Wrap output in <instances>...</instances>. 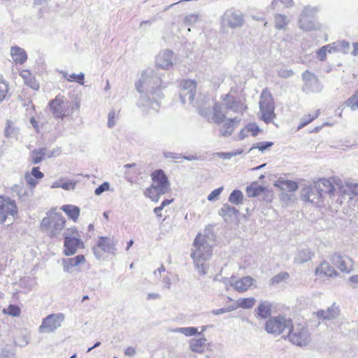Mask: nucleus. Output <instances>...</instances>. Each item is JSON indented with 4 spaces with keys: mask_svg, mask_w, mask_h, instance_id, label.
I'll return each mask as SVG.
<instances>
[{
    "mask_svg": "<svg viewBox=\"0 0 358 358\" xmlns=\"http://www.w3.org/2000/svg\"><path fill=\"white\" fill-rule=\"evenodd\" d=\"M8 91V85L3 80H0V102L2 101L6 96Z\"/></svg>",
    "mask_w": 358,
    "mask_h": 358,
    "instance_id": "51",
    "label": "nucleus"
},
{
    "mask_svg": "<svg viewBox=\"0 0 358 358\" xmlns=\"http://www.w3.org/2000/svg\"><path fill=\"white\" fill-rule=\"evenodd\" d=\"M61 209L68 215V217L76 222L80 215V208L73 205H64Z\"/></svg>",
    "mask_w": 358,
    "mask_h": 358,
    "instance_id": "35",
    "label": "nucleus"
},
{
    "mask_svg": "<svg viewBox=\"0 0 358 358\" xmlns=\"http://www.w3.org/2000/svg\"><path fill=\"white\" fill-rule=\"evenodd\" d=\"M243 194L240 190H234L229 196V201L236 205L243 203Z\"/></svg>",
    "mask_w": 358,
    "mask_h": 358,
    "instance_id": "42",
    "label": "nucleus"
},
{
    "mask_svg": "<svg viewBox=\"0 0 358 358\" xmlns=\"http://www.w3.org/2000/svg\"><path fill=\"white\" fill-rule=\"evenodd\" d=\"M342 182L343 181L338 177L320 178L315 182L314 187L321 195V197L323 194L333 196L336 192L341 194Z\"/></svg>",
    "mask_w": 358,
    "mask_h": 358,
    "instance_id": "8",
    "label": "nucleus"
},
{
    "mask_svg": "<svg viewBox=\"0 0 358 358\" xmlns=\"http://www.w3.org/2000/svg\"><path fill=\"white\" fill-rule=\"evenodd\" d=\"M24 180L27 182V185L31 188L33 189L36 187L38 182L34 177H32L31 175H29V172H26L24 174Z\"/></svg>",
    "mask_w": 358,
    "mask_h": 358,
    "instance_id": "53",
    "label": "nucleus"
},
{
    "mask_svg": "<svg viewBox=\"0 0 358 358\" xmlns=\"http://www.w3.org/2000/svg\"><path fill=\"white\" fill-rule=\"evenodd\" d=\"M136 354V350L133 347H128L124 350V355L127 357H134Z\"/></svg>",
    "mask_w": 358,
    "mask_h": 358,
    "instance_id": "63",
    "label": "nucleus"
},
{
    "mask_svg": "<svg viewBox=\"0 0 358 358\" xmlns=\"http://www.w3.org/2000/svg\"><path fill=\"white\" fill-rule=\"evenodd\" d=\"M164 155L166 158L167 159L171 158L173 159H181L182 158V156L181 155L171 152H166Z\"/></svg>",
    "mask_w": 358,
    "mask_h": 358,
    "instance_id": "64",
    "label": "nucleus"
},
{
    "mask_svg": "<svg viewBox=\"0 0 358 358\" xmlns=\"http://www.w3.org/2000/svg\"><path fill=\"white\" fill-rule=\"evenodd\" d=\"M222 190H223V187H221L214 189L208 196V200L212 201H214L215 199H217V197L222 193Z\"/></svg>",
    "mask_w": 358,
    "mask_h": 358,
    "instance_id": "60",
    "label": "nucleus"
},
{
    "mask_svg": "<svg viewBox=\"0 0 358 358\" xmlns=\"http://www.w3.org/2000/svg\"><path fill=\"white\" fill-rule=\"evenodd\" d=\"M85 262V256L78 255L74 257L63 259L62 265L65 272L71 273L72 268Z\"/></svg>",
    "mask_w": 358,
    "mask_h": 358,
    "instance_id": "26",
    "label": "nucleus"
},
{
    "mask_svg": "<svg viewBox=\"0 0 358 358\" xmlns=\"http://www.w3.org/2000/svg\"><path fill=\"white\" fill-rule=\"evenodd\" d=\"M341 195H354L358 196V183H352L348 181L342 182Z\"/></svg>",
    "mask_w": 358,
    "mask_h": 358,
    "instance_id": "33",
    "label": "nucleus"
},
{
    "mask_svg": "<svg viewBox=\"0 0 358 358\" xmlns=\"http://www.w3.org/2000/svg\"><path fill=\"white\" fill-rule=\"evenodd\" d=\"M163 82L159 72L153 69L144 70L136 83V88L141 94L136 106L144 115L158 112L160 102L164 97Z\"/></svg>",
    "mask_w": 358,
    "mask_h": 358,
    "instance_id": "1",
    "label": "nucleus"
},
{
    "mask_svg": "<svg viewBox=\"0 0 358 358\" xmlns=\"http://www.w3.org/2000/svg\"><path fill=\"white\" fill-rule=\"evenodd\" d=\"M318 10L317 7H304L298 21L299 27L303 31L320 29L321 25L315 17Z\"/></svg>",
    "mask_w": 358,
    "mask_h": 358,
    "instance_id": "7",
    "label": "nucleus"
},
{
    "mask_svg": "<svg viewBox=\"0 0 358 358\" xmlns=\"http://www.w3.org/2000/svg\"><path fill=\"white\" fill-rule=\"evenodd\" d=\"M301 196L303 201L313 203L320 202L322 198L319 192H315L310 186H306L301 189Z\"/></svg>",
    "mask_w": 358,
    "mask_h": 358,
    "instance_id": "27",
    "label": "nucleus"
},
{
    "mask_svg": "<svg viewBox=\"0 0 358 358\" xmlns=\"http://www.w3.org/2000/svg\"><path fill=\"white\" fill-rule=\"evenodd\" d=\"M289 276V275L287 272H281L271 278L269 280V283L271 285H277L286 280Z\"/></svg>",
    "mask_w": 358,
    "mask_h": 358,
    "instance_id": "43",
    "label": "nucleus"
},
{
    "mask_svg": "<svg viewBox=\"0 0 358 358\" xmlns=\"http://www.w3.org/2000/svg\"><path fill=\"white\" fill-rule=\"evenodd\" d=\"M282 338L294 345L300 348L308 346L312 341L308 327L302 324H293V322L292 327L288 329L287 334H283Z\"/></svg>",
    "mask_w": 358,
    "mask_h": 358,
    "instance_id": "5",
    "label": "nucleus"
},
{
    "mask_svg": "<svg viewBox=\"0 0 358 358\" xmlns=\"http://www.w3.org/2000/svg\"><path fill=\"white\" fill-rule=\"evenodd\" d=\"M177 57L169 49L160 51L155 58V64L162 69L169 70L176 63Z\"/></svg>",
    "mask_w": 358,
    "mask_h": 358,
    "instance_id": "17",
    "label": "nucleus"
},
{
    "mask_svg": "<svg viewBox=\"0 0 358 358\" xmlns=\"http://www.w3.org/2000/svg\"><path fill=\"white\" fill-rule=\"evenodd\" d=\"M230 285L238 292H245L250 287H256V280L250 276H245L238 280L231 282Z\"/></svg>",
    "mask_w": 358,
    "mask_h": 358,
    "instance_id": "22",
    "label": "nucleus"
},
{
    "mask_svg": "<svg viewBox=\"0 0 358 358\" xmlns=\"http://www.w3.org/2000/svg\"><path fill=\"white\" fill-rule=\"evenodd\" d=\"M330 261L341 272L349 273L353 270L354 262L349 257L335 253L330 257Z\"/></svg>",
    "mask_w": 358,
    "mask_h": 358,
    "instance_id": "19",
    "label": "nucleus"
},
{
    "mask_svg": "<svg viewBox=\"0 0 358 358\" xmlns=\"http://www.w3.org/2000/svg\"><path fill=\"white\" fill-rule=\"evenodd\" d=\"M327 50L325 48V46L322 47L317 52V58L321 61L325 60L327 57Z\"/></svg>",
    "mask_w": 358,
    "mask_h": 358,
    "instance_id": "62",
    "label": "nucleus"
},
{
    "mask_svg": "<svg viewBox=\"0 0 358 358\" xmlns=\"http://www.w3.org/2000/svg\"><path fill=\"white\" fill-rule=\"evenodd\" d=\"M206 327H201V332L198 331V328L194 327H180L173 330V332L180 333L184 334L186 336H192L196 334H201L202 332L206 331Z\"/></svg>",
    "mask_w": 358,
    "mask_h": 358,
    "instance_id": "36",
    "label": "nucleus"
},
{
    "mask_svg": "<svg viewBox=\"0 0 358 358\" xmlns=\"http://www.w3.org/2000/svg\"><path fill=\"white\" fill-rule=\"evenodd\" d=\"M76 182L73 180L63 179L62 188L65 190H73L76 187Z\"/></svg>",
    "mask_w": 358,
    "mask_h": 358,
    "instance_id": "54",
    "label": "nucleus"
},
{
    "mask_svg": "<svg viewBox=\"0 0 358 358\" xmlns=\"http://www.w3.org/2000/svg\"><path fill=\"white\" fill-rule=\"evenodd\" d=\"M5 315H8L13 317H18L20 315V308L16 305H10L7 308H3L2 310Z\"/></svg>",
    "mask_w": 358,
    "mask_h": 358,
    "instance_id": "47",
    "label": "nucleus"
},
{
    "mask_svg": "<svg viewBox=\"0 0 358 358\" xmlns=\"http://www.w3.org/2000/svg\"><path fill=\"white\" fill-rule=\"evenodd\" d=\"M247 106L241 99H236L231 94L222 96V103H215L213 112L199 108V113L206 118L208 122L220 124L224 117L231 111L237 114H243Z\"/></svg>",
    "mask_w": 358,
    "mask_h": 358,
    "instance_id": "3",
    "label": "nucleus"
},
{
    "mask_svg": "<svg viewBox=\"0 0 358 358\" xmlns=\"http://www.w3.org/2000/svg\"><path fill=\"white\" fill-rule=\"evenodd\" d=\"M50 111L55 118L63 119L69 115V103L66 98L57 96L49 102Z\"/></svg>",
    "mask_w": 358,
    "mask_h": 358,
    "instance_id": "14",
    "label": "nucleus"
},
{
    "mask_svg": "<svg viewBox=\"0 0 358 358\" xmlns=\"http://www.w3.org/2000/svg\"><path fill=\"white\" fill-rule=\"evenodd\" d=\"M110 184L108 182H104L100 185L94 191V194L97 196L101 195L103 192L109 190Z\"/></svg>",
    "mask_w": 358,
    "mask_h": 358,
    "instance_id": "57",
    "label": "nucleus"
},
{
    "mask_svg": "<svg viewBox=\"0 0 358 358\" xmlns=\"http://www.w3.org/2000/svg\"><path fill=\"white\" fill-rule=\"evenodd\" d=\"M256 303L255 297L240 298L238 299V305L243 309H251Z\"/></svg>",
    "mask_w": 358,
    "mask_h": 358,
    "instance_id": "39",
    "label": "nucleus"
},
{
    "mask_svg": "<svg viewBox=\"0 0 358 358\" xmlns=\"http://www.w3.org/2000/svg\"><path fill=\"white\" fill-rule=\"evenodd\" d=\"M303 85L302 90L306 94L317 93L322 90V85L317 77L308 71H306L302 74Z\"/></svg>",
    "mask_w": 358,
    "mask_h": 358,
    "instance_id": "16",
    "label": "nucleus"
},
{
    "mask_svg": "<svg viewBox=\"0 0 358 358\" xmlns=\"http://www.w3.org/2000/svg\"><path fill=\"white\" fill-rule=\"evenodd\" d=\"M59 73L62 75V77L69 82H76L81 85H84L85 83V74L82 72L79 74H76L74 73L69 74L65 71H60Z\"/></svg>",
    "mask_w": 358,
    "mask_h": 358,
    "instance_id": "34",
    "label": "nucleus"
},
{
    "mask_svg": "<svg viewBox=\"0 0 358 358\" xmlns=\"http://www.w3.org/2000/svg\"><path fill=\"white\" fill-rule=\"evenodd\" d=\"M318 319L323 320H333L338 317L340 314L338 306L334 303L326 310H320L315 313Z\"/></svg>",
    "mask_w": 358,
    "mask_h": 358,
    "instance_id": "25",
    "label": "nucleus"
},
{
    "mask_svg": "<svg viewBox=\"0 0 358 358\" xmlns=\"http://www.w3.org/2000/svg\"><path fill=\"white\" fill-rule=\"evenodd\" d=\"M319 115V110L315 111L313 115H308L307 116H304L301 118V122L298 127V129H300L307 125L308 123L311 122L313 120L316 119Z\"/></svg>",
    "mask_w": 358,
    "mask_h": 358,
    "instance_id": "48",
    "label": "nucleus"
},
{
    "mask_svg": "<svg viewBox=\"0 0 358 358\" xmlns=\"http://www.w3.org/2000/svg\"><path fill=\"white\" fill-rule=\"evenodd\" d=\"M314 255V252L310 249L299 250L295 254L294 262L296 264L306 263L310 261Z\"/></svg>",
    "mask_w": 358,
    "mask_h": 358,
    "instance_id": "31",
    "label": "nucleus"
},
{
    "mask_svg": "<svg viewBox=\"0 0 358 358\" xmlns=\"http://www.w3.org/2000/svg\"><path fill=\"white\" fill-rule=\"evenodd\" d=\"M20 76L24 80V83L33 89L34 90H38L39 89V83L36 80L34 75L31 73V72L29 70H22L20 73Z\"/></svg>",
    "mask_w": 358,
    "mask_h": 358,
    "instance_id": "29",
    "label": "nucleus"
},
{
    "mask_svg": "<svg viewBox=\"0 0 358 358\" xmlns=\"http://www.w3.org/2000/svg\"><path fill=\"white\" fill-rule=\"evenodd\" d=\"M152 185L144 192L145 196L152 201L157 202L162 195L170 190V184L164 172L161 170L155 171L152 175Z\"/></svg>",
    "mask_w": 358,
    "mask_h": 358,
    "instance_id": "4",
    "label": "nucleus"
},
{
    "mask_svg": "<svg viewBox=\"0 0 358 358\" xmlns=\"http://www.w3.org/2000/svg\"><path fill=\"white\" fill-rule=\"evenodd\" d=\"M275 27L277 29H284L288 24V20L285 15L278 13L274 17Z\"/></svg>",
    "mask_w": 358,
    "mask_h": 358,
    "instance_id": "40",
    "label": "nucleus"
},
{
    "mask_svg": "<svg viewBox=\"0 0 358 358\" xmlns=\"http://www.w3.org/2000/svg\"><path fill=\"white\" fill-rule=\"evenodd\" d=\"M84 244L80 238H70L66 236L64 243V253L66 256H71L76 253L78 248H83Z\"/></svg>",
    "mask_w": 358,
    "mask_h": 358,
    "instance_id": "23",
    "label": "nucleus"
},
{
    "mask_svg": "<svg viewBox=\"0 0 358 358\" xmlns=\"http://www.w3.org/2000/svg\"><path fill=\"white\" fill-rule=\"evenodd\" d=\"M17 213L15 201L8 197L0 196V222L3 223L8 220L12 224Z\"/></svg>",
    "mask_w": 358,
    "mask_h": 358,
    "instance_id": "12",
    "label": "nucleus"
},
{
    "mask_svg": "<svg viewBox=\"0 0 358 358\" xmlns=\"http://www.w3.org/2000/svg\"><path fill=\"white\" fill-rule=\"evenodd\" d=\"M273 145V142H259L253 145L252 149L257 148L262 152H264L266 149L271 148Z\"/></svg>",
    "mask_w": 358,
    "mask_h": 358,
    "instance_id": "52",
    "label": "nucleus"
},
{
    "mask_svg": "<svg viewBox=\"0 0 358 358\" xmlns=\"http://www.w3.org/2000/svg\"><path fill=\"white\" fill-rule=\"evenodd\" d=\"M259 104L262 119L266 123L273 122L275 118L274 101L271 94L266 90L262 92Z\"/></svg>",
    "mask_w": 358,
    "mask_h": 358,
    "instance_id": "10",
    "label": "nucleus"
},
{
    "mask_svg": "<svg viewBox=\"0 0 358 358\" xmlns=\"http://www.w3.org/2000/svg\"><path fill=\"white\" fill-rule=\"evenodd\" d=\"M119 111L114 109L110 110L108 114V123L107 125L109 128L113 127L116 124L117 120L118 119Z\"/></svg>",
    "mask_w": 358,
    "mask_h": 358,
    "instance_id": "45",
    "label": "nucleus"
},
{
    "mask_svg": "<svg viewBox=\"0 0 358 358\" xmlns=\"http://www.w3.org/2000/svg\"><path fill=\"white\" fill-rule=\"evenodd\" d=\"M336 43H337L338 51H341L344 53H346L350 50L349 42H348L346 41H338Z\"/></svg>",
    "mask_w": 358,
    "mask_h": 358,
    "instance_id": "56",
    "label": "nucleus"
},
{
    "mask_svg": "<svg viewBox=\"0 0 358 358\" xmlns=\"http://www.w3.org/2000/svg\"><path fill=\"white\" fill-rule=\"evenodd\" d=\"M11 189L13 192H16L19 198L21 199H25L28 196L27 191L25 190L22 182L19 184H15L11 187Z\"/></svg>",
    "mask_w": 358,
    "mask_h": 358,
    "instance_id": "44",
    "label": "nucleus"
},
{
    "mask_svg": "<svg viewBox=\"0 0 358 358\" xmlns=\"http://www.w3.org/2000/svg\"><path fill=\"white\" fill-rule=\"evenodd\" d=\"M45 148H39L33 150L31 154V162L35 164L40 163L43 160V157L45 155Z\"/></svg>",
    "mask_w": 358,
    "mask_h": 358,
    "instance_id": "41",
    "label": "nucleus"
},
{
    "mask_svg": "<svg viewBox=\"0 0 358 358\" xmlns=\"http://www.w3.org/2000/svg\"><path fill=\"white\" fill-rule=\"evenodd\" d=\"M189 349L192 352L203 354L206 350L212 351L213 345L207 342L205 337L193 338L188 341Z\"/></svg>",
    "mask_w": 358,
    "mask_h": 358,
    "instance_id": "20",
    "label": "nucleus"
},
{
    "mask_svg": "<svg viewBox=\"0 0 358 358\" xmlns=\"http://www.w3.org/2000/svg\"><path fill=\"white\" fill-rule=\"evenodd\" d=\"M264 191V187L258 182H252L246 188V193L249 197H256L260 195Z\"/></svg>",
    "mask_w": 358,
    "mask_h": 358,
    "instance_id": "37",
    "label": "nucleus"
},
{
    "mask_svg": "<svg viewBox=\"0 0 358 358\" xmlns=\"http://www.w3.org/2000/svg\"><path fill=\"white\" fill-rule=\"evenodd\" d=\"M259 130V127L257 124L250 123L241 129L237 138L238 140L241 141L248 137L250 134L252 136H255L258 134Z\"/></svg>",
    "mask_w": 358,
    "mask_h": 358,
    "instance_id": "30",
    "label": "nucleus"
},
{
    "mask_svg": "<svg viewBox=\"0 0 358 358\" xmlns=\"http://www.w3.org/2000/svg\"><path fill=\"white\" fill-rule=\"evenodd\" d=\"M199 20V15L196 14H190L185 16L184 22L187 25H194Z\"/></svg>",
    "mask_w": 358,
    "mask_h": 358,
    "instance_id": "55",
    "label": "nucleus"
},
{
    "mask_svg": "<svg viewBox=\"0 0 358 358\" xmlns=\"http://www.w3.org/2000/svg\"><path fill=\"white\" fill-rule=\"evenodd\" d=\"M65 224L66 220L60 213H48L47 216L43 218L41 227L48 236L57 238L64 229Z\"/></svg>",
    "mask_w": 358,
    "mask_h": 358,
    "instance_id": "6",
    "label": "nucleus"
},
{
    "mask_svg": "<svg viewBox=\"0 0 358 358\" xmlns=\"http://www.w3.org/2000/svg\"><path fill=\"white\" fill-rule=\"evenodd\" d=\"M292 321L284 316H276L271 317L265 324V330L267 333L280 335L288 332L289 327H292Z\"/></svg>",
    "mask_w": 358,
    "mask_h": 358,
    "instance_id": "9",
    "label": "nucleus"
},
{
    "mask_svg": "<svg viewBox=\"0 0 358 358\" xmlns=\"http://www.w3.org/2000/svg\"><path fill=\"white\" fill-rule=\"evenodd\" d=\"M278 75L282 78H289L294 75V72L292 69H280L278 70Z\"/></svg>",
    "mask_w": 358,
    "mask_h": 358,
    "instance_id": "59",
    "label": "nucleus"
},
{
    "mask_svg": "<svg viewBox=\"0 0 358 358\" xmlns=\"http://www.w3.org/2000/svg\"><path fill=\"white\" fill-rule=\"evenodd\" d=\"M294 5L293 0H273L271 8L273 10H282L286 8H290Z\"/></svg>",
    "mask_w": 358,
    "mask_h": 358,
    "instance_id": "38",
    "label": "nucleus"
},
{
    "mask_svg": "<svg viewBox=\"0 0 358 358\" xmlns=\"http://www.w3.org/2000/svg\"><path fill=\"white\" fill-rule=\"evenodd\" d=\"M214 244L215 237L210 229H206L194 238L190 256L195 268L201 275L207 273L209 267L206 262L211 258Z\"/></svg>",
    "mask_w": 358,
    "mask_h": 358,
    "instance_id": "2",
    "label": "nucleus"
},
{
    "mask_svg": "<svg viewBox=\"0 0 358 358\" xmlns=\"http://www.w3.org/2000/svg\"><path fill=\"white\" fill-rule=\"evenodd\" d=\"M116 242L113 238L100 237L96 246L94 248V254L99 260L104 259L103 253L108 255H115Z\"/></svg>",
    "mask_w": 358,
    "mask_h": 358,
    "instance_id": "13",
    "label": "nucleus"
},
{
    "mask_svg": "<svg viewBox=\"0 0 358 358\" xmlns=\"http://www.w3.org/2000/svg\"><path fill=\"white\" fill-rule=\"evenodd\" d=\"M316 275L320 278H336L339 273L327 262L323 261L315 269Z\"/></svg>",
    "mask_w": 358,
    "mask_h": 358,
    "instance_id": "24",
    "label": "nucleus"
},
{
    "mask_svg": "<svg viewBox=\"0 0 358 358\" xmlns=\"http://www.w3.org/2000/svg\"><path fill=\"white\" fill-rule=\"evenodd\" d=\"M272 304L268 301H262L259 303L256 313L258 317L266 319L268 318L271 314Z\"/></svg>",
    "mask_w": 358,
    "mask_h": 358,
    "instance_id": "32",
    "label": "nucleus"
},
{
    "mask_svg": "<svg viewBox=\"0 0 358 358\" xmlns=\"http://www.w3.org/2000/svg\"><path fill=\"white\" fill-rule=\"evenodd\" d=\"M282 188L290 191L295 192L298 189V185L296 182L292 180H285L282 182Z\"/></svg>",
    "mask_w": 358,
    "mask_h": 358,
    "instance_id": "50",
    "label": "nucleus"
},
{
    "mask_svg": "<svg viewBox=\"0 0 358 358\" xmlns=\"http://www.w3.org/2000/svg\"><path fill=\"white\" fill-rule=\"evenodd\" d=\"M241 121V118L238 116L229 118H227L226 116L224 120L220 123H222V124L220 129V136L223 137L230 136L234 129L239 125Z\"/></svg>",
    "mask_w": 358,
    "mask_h": 358,
    "instance_id": "21",
    "label": "nucleus"
},
{
    "mask_svg": "<svg viewBox=\"0 0 358 358\" xmlns=\"http://www.w3.org/2000/svg\"><path fill=\"white\" fill-rule=\"evenodd\" d=\"M180 90V99L183 104L189 103L193 106L194 104V96L196 92V83L194 80H184L181 83Z\"/></svg>",
    "mask_w": 358,
    "mask_h": 358,
    "instance_id": "15",
    "label": "nucleus"
},
{
    "mask_svg": "<svg viewBox=\"0 0 358 358\" xmlns=\"http://www.w3.org/2000/svg\"><path fill=\"white\" fill-rule=\"evenodd\" d=\"M345 103L352 110H358V90L346 101Z\"/></svg>",
    "mask_w": 358,
    "mask_h": 358,
    "instance_id": "46",
    "label": "nucleus"
},
{
    "mask_svg": "<svg viewBox=\"0 0 358 358\" xmlns=\"http://www.w3.org/2000/svg\"><path fill=\"white\" fill-rule=\"evenodd\" d=\"M243 22L244 20L242 14L232 9L227 10L222 17V24L224 27L234 29L241 27Z\"/></svg>",
    "mask_w": 358,
    "mask_h": 358,
    "instance_id": "18",
    "label": "nucleus"
},
{
    "mask_svg": "<svg viewBox=\"0 0 358 358\" xmlns=\"http://www.w3.org/2000/svg\"><path fill=\"white\" fill-rule=\"evenodd\" d=\"M10 55L16 64H22L27 59L26 51L19 46H12L10 48Z\"/></svg>",
    "mask_w": 358,
    "mask_h": 358,
    "instance_id": "28",
    "label": "nucleus"
},
{
    "mask_svg": "<svg viewBox=\"0 0 358 358\" xmlns=\"http://www.w3.org/2000/svg\"><path fill=\"white\" fill-rule=\"evenodd\" d=\"M65 320V315L62 313L50 314L42 320L38 331L51 334L60 328Z\"/></svg>",
    "mask_w": 358,
    "mask_h": 358,
    "instance_id": "11",
    "label": "nucleus"
},
{
    "mask_svg": "<svg viewBox=\"0 0 358 358\" xmlns=\"http://www.w3.org/2000/svg\"><path fill=\"white\" fill-rule=\"evenodd\" d=\"M17 134L16 129L12 126L10 121L8 120L6 122V127L4 129V135L6 138H11Z\"/></svg>",
    "mask_w": 358,
    "mask_h": 358,
    "instance_id": "49",
    "label": "nucleus"
},
{
    "mask_svg": "<svg viewBox=\"0 0 358 358\" xmlns=\"http://www.w3.org/2000/svg\"><path fill=\"white\" fill-rule=\"evenodd\" d=\"M29 175H31L36 179H41L44 176L43 173L39 171L38 167L32 168Z\"/></svg>",
    "mask_w": 358,
    "mask_h": 358,
    "instance_id": "61",
    "label": "nucleus"
},
{
    "mask_svg": "<svg viewBox=\"0 0 358 358\" xmlns=\"http://www.w3.org/2000/svg\"><path fill=\"white\" fill-rule=\"evenodd\" d=\"M64 239L66 236H69L70 238H80L78 230L76 228H69L67 229L64 233Z\"/></svg>",
    "mask_w": 358,
    "mask_h": 358,
    "instance_id": "58",
    "label": "nucleus"
}]
</instances>
